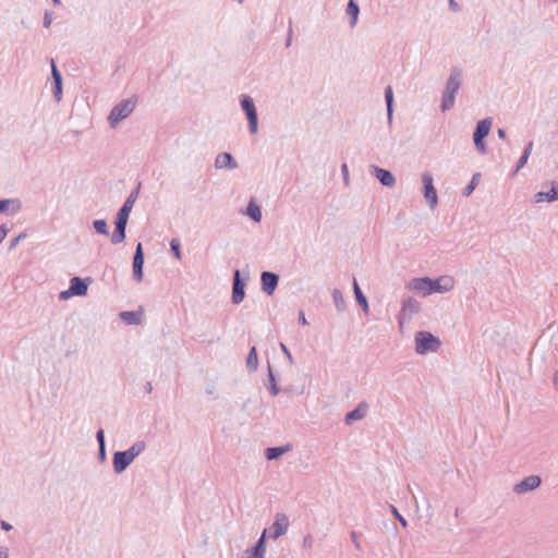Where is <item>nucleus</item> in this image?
<instances>
[{
  "label": "nucleus",
  "instance_id": "6e6d98bb",
  "mask_svg": "<svg viewBox=\"0 0 558 558\" xmlns=\"http://www.w3.org/2000/svg\"><path fill=\"white\" fill-rule=\"evenodd\" d=\"M298 322H299V324H301V325H303V326L308 325V322H307V319H306L305 314H304V312H303V311H300V312H299Z\"/></svg>",
  "mask_w": 558,
  "mask_h": 558
},
{
  "label": "nucleus",
  "instance_id": "79ce46f5",
  "mask_svg": "<svg viewBox=\"0 0 558 558\" xmlns=\"http://www.w3.org/2000/svg\"><path fill=\"white\" fill-rule=\"evenodd\" d=\"M26 236H27L26 232H21L19 235H16L15 238L11 239L9 247H8V251L9 252L13 251L20 244L21 241L26 239Z\"/></svg>",
  "mask_w": 558,
  "mask_h": 558
},
{
  "label": "nucleus",
  "instance_id": "f03ea898",
  "mask_svg": "<svg viewBox=\"0 0 558 558\" xmlns=\"http://www.w3.org/2000/svg\"><path fill=\"white\" fill-rule=\"evenodd\" d=\"M414 340L415 352L420 355L436 352L441 345V341L438 337L425 330L417 331Z\"/></svg>",
  "mask_w": 558,
  "mask_h": 558
},
{
  "label": "nucleus",
  "instance_id": "cd10ccee",
  "mask_svg": "<svg viewBox=\"0 0 558 558\" xmlns=\"http://www.w3.org/2000/svg\"><path fill=\"white\" fill-rule=\"evenodd\" d=\"M532 149H533V141H530L525 145V147H524V149L522 151V155H521V157L519 158V160H518V162L515 165V168L510 173L511 177H514L518 173V171L520 169H522L526 165V162H527V160H529V158L531 156Z\"/></svg>",
  "mask_w": 558,
  "mask_h": 558
},
{
  "label": "nucleus",
  "instance_id": "39448f33",
  "mask_svg": "<svg viewBox=\"0 0 558 558\" xmlns=\"http://www.w3.org/2000/svg\"><path fill=\"white\" fill-rule=\"evenodd\" d=\"M240 105L246 116L250 134H256L258 131V114L253 98L248 95H242L240 98Z\"/></svg>",
  "mask_w": 558,
  "mask_h": 558
},
{
  "label": "nucleus",
  "instance_id": "4be33fe9",
  "mask_svg": "<svg viewBox=\"0 0 558 558\" xmlns=\"http://www.w3.org/2000/svg\"><path fill=\"white\" fill-rule=\"evenodd\" d=\"M216 169H236L238 162L230 153L223 151L217 155L215 159Z\"/></svg>",
  "mask_w": 558,
  "mask_h": 558
},
{
  "label": "nucleus",
  "instance_id": "a18cd8bd",
  "mask_svg": "<svg viewBox=\"0 0 558 558\" xmlns=\"http://www.w3.org/2000/svg\"><path fill=\"white\" fill-rule=\"evenodd\" d=\"M292 38H293L292 22L289 21L288 34H287V38H286V41H284V46L287 48H289L292 45Z\"/></svg>",
  "mask_w": 558,
  "mask_h": 558
},
{
  "label": "nucleus",
  "instance_id": "a19ab883",
  "mask_svg": "<svg viewBox=\"0 0 558 558\" xmlns=\"http://www.w3.org/2000/svg\"><path fill=\"white\" fill-rule=\"evenodd\" d=\"M389 509L392 513V515L400 522V524L403 526V527H407L408 526V521L405 520V518L399 512V510L393 506V505H389Z\"/></svg>",
  "mask_w": 558,
  "mask_h": 558
},
{
  "label": "nucleus",
  "instance_id": "a878e982",
  "mask_svg": "<svg viewBox=\"0 0 558 558\" xmlns=\"http://www.w3.org/2000/svg\"><path fill=\"white\" fill-rule=\"evenodd\" d=\"M267 371H268L267 383H265V386L268 389V391L270 392V395L272 397H276L280 393L281 389L277 384V378H276V375L272 371L270 363H268Z\"/></svg>",
  "mask_w": 558,
  "mask_h": 558
},
{
  "label": "nucleus",
  "instance_id": "5701e85b",
  "mask_svg": "<svg viewBox=\"0 0 558 558\" xmlns=\"http://www.w3.org/2000/svg\"><path fill=\"white\" fill-rule=\"evenodd\" d=\"M142 183L138 182L137 185L131 191L130 195L126 197L122 206L120 207L119 211H122L124 214L130 215L132 211V208L138 197L140 191H141Z\"/></svg>",
  "mask_w": 558,
  "mask_h": 558
},
{
  "label": "nucleus",
  "instance_id": "ea45409f",
  "mask_svg": "<svg viewBox=\"0 0 558 558\" xmlns=\"http://www.w3.org/2000/svg\"><path fill=\"white\" fill-rule=\"evenodd\" d=\"M170 251H171L172 255L175 257V259L180 260L182 258L181 242L178 238H173L170 241Z\"/></svg>",
  "mask_w": 558,
  "mask_h": 558
},
{
  "label": "nucleus",
  "instance_id": "1a4fd4ad",
  "mask_svg": "<svg viewBox=\"0 0 558 558\" xmlns=\"http://www.w3.org/2000/svg\"><path fill=\"white\" fill-rule=\"evenodd\" d=\"M280 277L278 274L269 270H264L260 274V289L262 291L268 295L271 296L279 283Z\"/></svg>",
  "mask_w": 558,
  "mask_h": 558
},
{
  "label": "nucleus",
  "instance_id": "0eeeda50",
  "mask_svg": "<svg viewBox=\"0 0 558 558\" xmlns=\"http://www.w3.org/2000/svg\"><path fill=\"white\" fill-rule=\"evenodd\" d=\"M423 182V195L425 202L429 206L430 209H434L438 204L437 191L434 186V179L429 172H424L422 174Z\"/></svg>",
  "mask_w": 558,
  "mask_h": 558
},
{
  "label": "nucleus",
  "instance_id": "bb28decb",
  "mask_svg": "<svg viewBox=\"0 0 558 558\" xmlns=\"http://www.w3.org/2000/svg\"><path fill=\"white\" fill-rule=\"evenodd\" d=\"M492 128V119L485 118L480 120L476 123L475 130L473 132V137H481L484 138L489 134Z\"/></svg>",
  "mask_w": 558,
  "mask_h": 558
},
{
  "label": "nucleus",
  "instance_id": "412c9836",
  "mask_svg": "<svg viewBox=\"0 0 558 558\" xmlns=\"http://www.w3.org/2000/svg\"><path fill=\"white\" fill-rule=\"evenodd\" d=\"M267 545V529H265L256 543L248 550V558H265Z\"/></svg>",
  "mask_w": 558,
  "mask_h": 558
},
{
  "label": "nucleus",
  "instance_id": "e433bc0d",
  "mask_svg": "<svg viewBox=\"0 0 558 558\" xmlns=\"http://www.w3.org/2000/svg\"><path fill=\"white\" fill-rule=\"evenodd\" d=\"M126 238V228H114L111 234V243L113 245L122 243Z\"/></svg>",
  "mask_w": 558,
  "mask_h": 558
},
{
  "label": "nucleus",
  "instance_id": "8fccbe9b",
  "mask_svg": "<svg viewBox=\"0 0 558 558\" xmlns=\"http://www.w3.org/2000/svg\"><path fill=\"white\" fill-rule=\"evenodd\" d=\"M359 536H360V533H357V532H355V531H351V533H350V537H351V539H352V542H353V544H354L355 548H356L357 550H361V544H360V542H359Z\"/></svg>",
  "mask_w": 558,
  "mask_h": 558
},
{
  "label": "nucleus",
  "instance_id": "09e8293b",
  "mask_svg": "<svg viewBox=\"0 0 558 558\" xmlns=\"http://www.w3.org/2000/svg\"><path fill=\"white\" fill-rule=\"evenodd\" d=\"M97 458L101 463H104L107 460L106 446H98Z\"/></svg>",
  "mask_w": 558,
  "mask_h": 558
},
{
  "label": "nucleus",
  "instance_id": "6ab92c4d",
  "mask_svg": "<svg viewBox=\"0 0 558 558\" xmlns=\"http://www.w3.org/2000/svg\"><path fill=\"white\" fill-rule=\"evenodd\" d=\"M462 85V70L452 68L450 75L447 80L445 90L457 94Z\"/></svg>",
  "mask_w": 558,
  "mask_h": 558
},
{
  "label": "nucleus",
  "instance_id": "e2e57ef3",
  "mask_svg": "<svg viewBox=\"0 0 558 558\" xmlns=\"http://www.w3.org/2000/svg\"><path fill=\"white\" fill-rule=\"evenodd\" d=\"M554 384L558 387V371L554 373Z\"/></svg>",
  "mask_w": 558,
  "mask_h": 558
},
{
  "label": "nucleus",
  "instance_id": "49530a36",
  "mask_svg": "<svg viewBox=\"0 0 558 558\" xmlns=\"http://www.w3.org/2000/svg\"><path fill=\"white\" fill-rule=\"evenodd\" d=\"M303 548L304 549H310L313 547L314 545V538L311 534H306L303 538Z\"/></svg>",
  "mask_w": 558,
  "mask_h": 558
},
{
  "label": "nucleus",
  "instance_id": "7ed1b4c3",
  "mask_svg": "<svg viewBox=\"0 0 558 558\" xmlns=\"http://www.w3.org/2000/svg\"><path fill=\"white\" fill-rule=\"evenodd\" d=\"M136 99L128 98L118 102L108 114L110 128H116L122 120L126 119L135 109Z\"/></svg>",
  "mask_w": 558,
  "mask_h": 558
},
{
  "label": "nucleus",
  "instance_id": "a211bd4d",
  "mask_svg": "<svg viewBox=\"0 0 558 558\" xmlns=\"http://www.w3.org/2000/svg\"><path fill=\"white\" fill-rule=\"evenodd\" d=\"M368 403L361 401L353 410L349 411L344 416V423L352 425L355 421L362 420L366 416L368 411Z\"/></svg>",
  "mask_w": 558,
  "mask_h": 558
},
{
  "label": "nucleus",
  "instance_id": "f8f14e48",
  "mask_svg": "<svg viewBox=\"0 0 558 558\" xmlns=\"http://www.w3.org/2000/svg\"><path fill=\"white\" fill-rule=\"evenodd\" d=\"M454 287V280L451 276H440L438 278L433 279L430 283V290L433 293H445L449 292Z\"/></svg>",
  "mask_w": 558,
  "mask_h": 558
},
{
  "label": "nucleus",
  "instance_id": "4c0bfd02",
  "mask_svg": "<svg viewBox=\"0 0 558 558\" xmlns=\"http://www.w3.org/2000/svg\"><path fill=\"white\" fill-rule=\"evenodd\" d=\"M93 228H94L95 232L98 233V234L106 235V236L109 235L108 225H107V221L105 219H96V220H94L93 221Z\"/></svg>",
  "mask_w": 558,
  "mask_h": 558
},
{
  "label": "nucleus",
  "instance_id": "dca6fc26",
  "mask_svg": "<svg viewBox=\"0 0 558 558\" xmlns=\"http://www.w3.org/2000/svg\"><path fill=\"white\" fill-rule=\"evenodd\" d=\"M372 173L379 181V183L386 187H392L396 184V178L390 170L380 168L378 166H372Z\"/></svg>",
  "mask_w": 558,
  "mask_h": 558
},
{
  "label": "nucleus",
  "instance_id": "473e14b6",
  "mask_svg": "<svg viewBox=\"0 0 558 558\" xmlns=\"http://www.w3.org/2000/svg\"><path fill=\"white\" fill-rule=\"evenodd\" d=\"M454 101H456V94L444 90L440 110L442 112H446V111L452 109L454 106Z\"/></svg>",
  "mask_w": 558,
  "mask_h": 558
},
{
  "label": "nucleus",
  "instance_id": "864d4df0",
  "mask_svg": "<svg viewBox=\"0 0 558 558\" xmlns=\"http://www.w3.org/2000/svg\"><path fill=\"white\" fill-rule=\"evenodd\" d=\"M71 296H75V295H74V293H73V292H71L70 287H69L66 290L61 291V292L59 293V299H60V300H63V301H64V300H68V299H69V298H71Z\"/></svg>",
  "mask_w": 558,
  "mask_h": 558
},
{
  "label": "nucleus",
  "instance_id": "f704fd0d",
  "mask_svg": "<svg viewBox=\"0 0 558 558\" xmlns=\"http://www.w3.org/2000/svg\"><path fill=\"white\" fill-rule=\"evenodd\" d=\"M332 300L337 311L339 313H342L345 310V300L343 298L342 292L339 289L332 290Z\"/></svg>",
  "mask_w": 558,
  "mask_h": 558
},
{
  "label": "nucleus",
  "instance_id": "0e129e2a",
  "mask_svg": "<svg viewBox=\"0 0 558 558\" xmlns=\"http://www.w3.org/2000/svg\"><path fill=\"white\" fill-rule=\"evenodd\" d=\"M206 392H207L208 395H215V387L207 388Z\"/></svg>",
  "mask_w": 558,
  "mask_h": 558
},
{
  "label": "nucleus",
  "instance_id": "2eb2a0df",
  "mask_svg": "<svg viewBox=\"0 0 558 558\" xmlns=\"http://www.w3.org/2000/svg\"><path fill=\"white\" fill-rule=\"evenodd\" d=\"M92 282L90 277L81 278L74 276L70 279V289L75 296H85L88 292V286Z\"/></svg>",
  "mask_w": 558,
  "mask_h": 558
},
{
  "label": "nucleus",
  "instance_id": "5fc2aeb1",
  "mask_svg": "<svg viewBox=\"0 0 558 558\" xmlns=\"http://www.w3.org/2000/svg\"><path fill=\"white\" fill-rule=\"evenodd\" d=\"M280 349L283 352V354L286 355V357L290 361V363H292L293 362V357H292L291 352L287 348V345L283 344V343H280Z\"/></svg>",
  "mask_w": 558,
  "mask_h": 558
},
{
  "label": "nucleus",
  "instance_id": "72a5a7b5",
  "mask_svg": "<svg viewBox=\"0 0 558 558\" xmlns=\"http://www.w3.org/2000/svg\"><path fill=\"white\" fill-rule=\"evenodd\" d=\"M246 366L251 372H255L258 367V355L255 347H252L248 351Z\"/></svg>",
  "mask_w": 558,
  "mask_h": 558
},
{
  "label": "nucleus",
  "instance_id": "4468645a",
  "mask_svg": "<svg viewBox=\"0 0 558 558\" xmlns=\"http://www.w3.org/2000/svg\"><path fill=\"white\" fill-rule=\"evenodd\" d=\"M430 283L432 278L418 277L410 280L407 288L421 293L423 296H427L432 294Z\"/></svg>",
  "mask_w": 558,
  "mask_h": 558
},
{
  "label": "nucleus",
  "instance_id": "9d476101",
  "mask_svg": "<svg viewBox=\"0 0 558 558\" xmlns=\"http://www.w3.org/2000/svg\"><path fill=\"white\" fill-rule=\"evenodd\" d=\"M51 88L54 99L60 101L63 93V81L61 72L58 70L53 59H51Z\"/></svg>",
  "mask_w": 558,
  "mask_h": 558
},
{
  "label": "nucleus",
  "instance_id": "c85d7f7f",
  "mask_svg": "<svg viewBox=\"0 0 558 558\" xmlns=\"http://www.w3.org/2000/svg\"><path fill=\"white\" fill-rule=\"evenodd\" d=\"M353 291H354V295H355V300H356L357 304L361 306V308L363 310V312L365 314H368L369 307H368L367 298L362 292L355 278H353Z\"/></svg>",
  "mask_w": 558,
  "mask_h": 558
},
{
  "label": "nucleus",
  "instance_id": "2f4dec72",
  "mask_svg": "<svg viewBox=\"0 0 558 558\" xmlns=\"http://www.w3.org/2000/svg\"><path fill=\"white\" fill-rule=\"evenodd\" d=\"M347 14L350 16V26L354 27L360 14V7L354 0H349L347 4Z\"/></svg>",
  "mask_w": 558,
  "mask_h": 558
},
{
  "label": "nucleus",
  "instance_id": "052dcab7",
  "mask_svg": "<svg viewBox=\"0 0 558 558\" xmlns=\"http://www.w3.org/2000/svg\"><path fill=\"white\" fill-rule=\"evenodd\" d=\"M497 135L501 140H507V132H506L505 129H498L497 130Z\"/></svg>",
  "mask_w": 558,
  "mask_h": 558
},
{
  "label": "nucleus",
  "instance_id": "4d7b16f0",
  "mask_svg": "<svg viewBox=\"0 0 558 558\" xmlns=\"http://www.w3.org/2000/svg\"><path fill=\"white\" fill-rule=\"evenodd\" d=\"M449 1V9L452 11V12H459L461 10L460 5L458 4V2H456L454 0H448Z\"/></svg>",
  "mask_w": 558,
  "mask_h": 558
},
{
  "label": "nucleus",
  "instance_id": "393cba45",
  "mask_svg": "<svg viewBox=\"0 0 558 558\" xmlns=\"http://www.w3.org/2000/svg\"><path fill=\"white\" fill-rule=\"evenodd\" d=\"M142 312L140 311H122L119 317L126 325H140L142 323Z\"/></svg>",
  "mask_w": 558,
  "mask_h": 558
},
{
  "label": "nucleus",
  "instance_id": "13d9d810",
  "mask_svg": "<svg viewBox=\"0 0 558 558\" xmlns=\"http://www.w3.org/2000/svg\"><path fill=\"white\" fill-rule=\"evenodd\" d=\"M0 527H1V530L5 531V532H9L13 529L12 524H10L9 522H7L4 520L0 521Z\"/></svg>",
  "mask_w": 558,
  "mask_h": 558
},
{
  "label": "nucleus",
  "instance_id": "9b49d317",
  "mask_svg": "<svg viewBox=\"0 0 558 558\" xmlns=\"http://www.w3.org/2000/svg\"><path fill=\"white\" fill-rule=\"evenodd\" d=\"M542 484V478L538 475H529L513 486L515 494H524L538 488Z\"/></svg>",
  "mask_w": 558,
  "mask_h": 558
},
{
  "label": "nucleus",
  "instance_id": "aec40b11",
  "mask_svg": "<svg viewBox=\"0 0 558 558\" xmlns=\"http://www.w3.org/2000/svg\"><path fill=\"white\" fill-rule=\"evenodd\" d=\"M22 209V202L20 198H1L0 199V214L13 216Z\"/></svg>",
  "mask_w": 558,
  "mask_h": 558
},
{
  "label": "nucleus",
  "instance_id": "f257e3e1",
  "mask_svg": "<svg viewBox=\"0 0 558 558\" xmlns=\"http://www.w3.org/2000/svg\"><path fill=\"white\" fill-rule=\"evenodd\" d=\"M146 448L143 440L135 441L129 449L114 451L112 456V465L116 474L123 473Z\"/></svg>",
  "mask_w": 558,
  "mask_h": 558
},
{
  "label": "nucleus",
  "instance_id": "603ef678",
  "mask_svg": "<svg viewBox=\"0 0 558 558\" xmlns=\"http://www.w3.org/2000/svg\"><path fill=\"white\" fill-rule=\"evenodd\" d=\"M9 232H10V228H8V226L5 223H2L0 226V244L5 239V236L8 235Z\"/></svg>",
  "mask_w": 558,
  "mask_h": 558
},
{
  "label": "nucleus",
  "instance_id": "bf43d9fd",
  "mask_svg": "<svg viewBox=\"0 0 558 558\" xmlns=\"http://www.w3.org/2000/svg\"><path fill=\"white\" fill-rule=\"evenodd\" d=\"M0 558H9L8 547H0Z\"/></svg>",
  "mask_w": 558,
  "mask_h": 558
},
{
  "label": "nucleus",
  "instance_id": "c03bdc74",
  "mask_svg": "<svg viewBox=\"0 0 558 558\" xmlns=\"http://www.w3.org/2000/svg\"><path fill=\"white\" fill-rule=\"evenodd\" d=\"M52 23V13L50 11H45L43 19V26L45 28H49Z\"/></svg>",
  "mask_w": 558,
  "mask_h": 558
},
{
  "label": "nucleus",
  "instance_id": "c9c22d12",
  "mask_svg": "<svg viewBox=\"0 0 558 558\" xmlns=\"http://www.w3.org/2000/svg\"><path fill=\"white\" fill-rule=\"evenodd\" d=\"M480 180H481V173L480 172L474 173L472 175L471 181L463 189L462 195L465 196V197H469L474 192V190L476 189Z\"/></svg>",
  "mask_w": 558,
  "mask_h": 558
},
{
  "label": "nucleus",
  "instance_id": "6e6552de",
  "mask_svg": "<svg viewBox=\"0 0 558 558\" xmlns=\"http://www.w3.org/2000/svg\"><path fill=\"white\" fill-rule=\"evenodd\" d=\"M144 263H145V254H144L143 244L141 242H138L135 246V251H134V255H133V263H132V268H133L132 276L136 282H141L143 280Z\"/></svg>",
  "mask_w": 558,
  "mask_h": 558
},
{
  "label": "nucleus",
  "instance_id": "3c124183",
  "mask_svg": "<svg viewBox=\"0 0 558 558\" xmlns=\"http://www.w3.org/2000/svg\"><path fill=\"white\" fill-rule=\"evenodd\" d=\"M341 173L343 177V182L345 185H349V169L347 163L341 165Z\"/></svg>",
  "mask_w": 558,
  "mask_h": 558
},
{
  "label": "nucleus",
  "instance_id": "c756f323",
  "mask_svg": "<svg viewBox=\"0 0 558 558\" xmlns=\"http://www.w3.org/2000/svg\"><path fill=\"white\" fill-rule=\"evenodd\" d=\"M291 446L290 445H284V446H276V447H268L266 450H265V457L267 460L271 461V460H277L279 459L282 454H284L286 452H288L290 450Z\"/></svg>",
  "mask_w": 558,
  "mask_h": 558
},
{
  "label": "nucleus",
  "instance_id": "680f3d73",
  "mask_svg": "<svg viewBox=\"0 0 558 558\" xmlns=\"http://www.w3.org/2000/svg\"><path fill=\"white\" fill-rule=\"evenodd\" d=\"M145 392L150 393L153 391V385L151 383L147 381L144 386Z\"/></svg>",
  "mask_w": 558,
  "mask_h": 558
},
{
  "label": "nucleus",
  "instance_id": "7c9ffc66",
  "mask_svg": "<svg viewBox=\"0 0 558 558\" xmlns=\"http://www.w3.org/2000/svg\"><path fill=\"white\" fill-rule=\"evenodd\" d=\"M384 95H385V102H386V108H387L388 123L391 124L392 123L395 99H393V90H392V87L390 85H388L385 88Z\"/></svg>",
  "mask_w": 558,
  "mask_h": 558
},
{
  "label": "nucleus",
  "instance_id": "423d86ee",
  "mask_svg": "<svg viewBox=\"0 0 558 558\" xmlns=\"http://www.w3.org/2000/svg\"><path fill=\"white\" fill-rule=\"evenodd\" d=\"M421 304L412 296L402 300L401 310L397 316L399 326L402 327L405 322H410L413 315L418 314Z\"/></svg>",
  "mask_w": 558,
  "mask_h": 558
},
{
  "label": "nucleus",
  "instance_id": "69168bd1",
  "mask_svg": "<svg viewBox=\"0 0 558 558\" xmlns=\"http://www.w3.org/2000/svg\"><path fill=\"white\" fill-rule=\"evenodd\" d=\"M53 5L59 7L61 5V0H51Z\"/></svg>",
  "mask_w": 558,
  "mask_h": 558
},
{
  "label": "nucleus",
  "instance_id": "58836bf2",
  "mask_svg": "<svg viewBox=\"0 0 558 558\" xmlns=\"http://www.w3.org/2000/svg\"><path fill=\"white\" fill-rule=\"evenodd\" d=\"M129 217H130V215L118 210V213L114 217V221H113L114 228H126Z\"/></svg>",
  "mask_w": 558,
  "mask_h": 558
},
{
  "label": "nucleus",
  "instance_id": "20e7f679",
  "mask_svg": "<svg viewBox=\"0 0 558 558\" xmlns=\"http://www.w3.org/2000/svg\"><path fill=\"white\" fill-rule=\"evenodd\" d=\"M250 280V272L246 269L244 275L240 269L233 270L232 277V294L231 301L233 304H240L245 298V287L247 281Z\"/></svg>",
  "mask_w": 558,
  "mask_h": 558
},
{
  "label": "nucleus",
  "instance_id": "37998d69",
  "mask_svg": "<svg viewBox=\"0 0 558 558\" xmlns=\"http://www.w3.org/2000/svg\"><path fill=\"white\" fill-rule=\"evenodd\" d=\"M474 145L480 154L484 155L487 151L486 142L481 137H473Z\"/></svg>",
  "mask_w": 558,
  "mask_h": 558
},
{
  "label": "nucleus",
  "instance_id": "de8ad7c7",
  "mask_svg": "<svg viewBox=\"0 0 558 558\" xmlns=\"http://www.w3.org/2000/svg\"><path fill=\"white\" fill-rule=\"evenodd\" d=\"M96 440L98 442V446H106L105 430L102 428H99L96 432Z\"/></svg>",
  "mask_w": 558,
  "mask_h": 558
},
{
  "label": "nucleus",
  "instance_id": "b1692460",
  "mask_svg": "<svg viewBox=\"0 0 558 558\" xmlns=\"http://www.w3.org/2000/svg\"><path fill=\"white\" fill-rule=\"evenodd\" d=\"M244 214L250 217L254 222H260L263 215L262 208L254 198L248 202Z\"/></svg>",
  "mask_w": 558,
  "mask_h": 558
},
{
  "label": "nucleus",
  "instance_id": "ddd939ff",
  "mask_svg": "<svg viewBox=\"0 0 558 558\" xmlns=\"http://www.w3.org/2000/svg\"><path fill=\"white\" fill-rule=\"evenodd\" d=\"M289 529V518L284 513H277L275 517V521L270 526L271 535L270 537L274 539L279 538L284 535Z\"/></svg>",
  "mask_w": 558,
  "mask_h": 558
},
{
  "label": "nucleus",
  "instance_id": "f3484780",
  "mask_svg": "<svg viewBox=\"0 0 558 558\" xmlns=\"http://www.w3.org/2000/svg\"><path fill=\"white\" fill-rule=\"evenodd\" d=\"M550 185V189L548 191H539L534 194V202L535 203H554L558 201V182L557 181H550L548 183Z\"/></svg>",
  "mask_w": 558,
  "mask_h": 558
}]
</instances>
